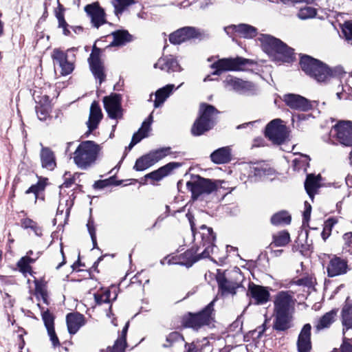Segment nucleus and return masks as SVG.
Returning a JSON list of instances; mask_svg holds the SVG:
<instances>
[{
    "mask_svg": "<svg viewBox=\"0 0 352 352\" xmlns=\"http://www.w3.org/2000/svg\"><path fill=\"white\" fill-rule=\"evenodd\" d=\"M170 154H171L170 147L161 148L148 153L154 164Z\"/></svg>",
    "mask_w": 352,
    "mask_h": 352,
    "instance_id": "44",
    "label": "nucleus"
},
{
    "mask_svg": "<svg viewBox=\"0 0 352 352\" xmlns=\"http://www.w3.org/2000/svg\"><path fill=\"white\" fill-rule=\"evenodd\" d=\"M153 122V116L151 114L148 118L144 120L141 128L138 131L133 134L131 143L128 146V149L131 150L136 144L140 142L143 138L148 136V133L151 130V125Z\"/></svg>",
    "mask_w": 352,
    "mask_h": 352,
    "instance_id": "29",
    "label": "nucleus"
},
{
    "mask_svg": "<svg viewBox=\"0 0 352 352\" xmlns=\"http://www.w3.org/2000/svg\"><path fill=\"white\" fill-rule=\"evenodd\" d=\"M305 210L303 213V217H304V220H305L306 221H308L310 218L311 206L307 201H305Z\"/></svg>",
    "mask_w": 352,
    "mask_h": 352,
    "instance_id": "62",
    "label": "nucleus"
},
{
    "mask_svg": "<svg viewBox=\"0 0 352 352\" xmlns=\"http://www.w3.org/2000/svg\"><path fill=\"white\" fill-rule=\"evenodd\" d=\"M254 65L256 63L252 60L236 57L219 59L212 63L211 67L215 69L213 75H220L226 71L248 70Z\"/></svg>",
    "mask_w": 352,
    "mask_h": 352,
    "instance_id": "5",
    "label": "nucleus"
},
{
    "mask_svg": "<svg viewBox=\"0 0 352 352\" xmlns=\"http://www.w3.org/2000/svg\"><path fill=\"white\" fill-rule=\"evenodd\" d=\"M102 118V113L101 109L98 103L94 101L91 105L89 117L88 121L87 122V125L89 129L87 133L89 134L92 131L96 129L98 127Z\"/></svg>",
    "mask_w": 352,
    "mask_h": 352,
    "instance_id": "24",
    "label": "nucleus"
},
{
    "mask_svg": "<svg viewBox=\"0 0 352 352\" xmlns=\"http://www.w3.org/2000/svg\"><path fill=\"white\" fill-rule=\"evenodd\" d=\"M210 157L216 164H224L230 161L231 158L230 148L228 146L220 148L214 151Z\"/></svg>",
    "mask_w": 352,
    "mask_h": 352,
    "instance_id": "37",
    "label": "nucleus"
},
{
    "mask_svg": "<svg viewBox=\"0 0 352 352\" xmlns=\"http://www.w3.org/2000/svg\"><path fill=\"white\" fill-rule=\"evenodd\" d=\"M340 320L342 327V333L352 330V302L347 298L343 305L340 314Z\"/></svg>",
    "mask_w": 352,
    "mask_h": 352,
    "instance_id": "22",
    "label": "nucleus"
},
{
    "mask_svg": "<svg viewBox=\"0 0 352 352\" xmlns=\"http://www.w3.org/2000/svg\"><path fill=\"white\" fill-rule=\"evenodd\" d=\"M155 68H159L168 73L182 71V67L178 61L172 55L163 56L154 65Z\"/></svg>",
    "mask_w": 352,
    "mask_h": 352,
    "instance_id": "23",
    "label": "nucleus"
},
{
    "mask_svg": "<svg viewBox=\"0 0 352 352\" xmlns=\"http://www.w3.org/2000/svg\"><path fill=\"white\" fill-rule=\"evenodd\" d=\"M40 157L41 166L43 168L52 170L56 166V158L54 152L47 147H42Z\"/></svg>",
    "mask_w": 352,
    "mask_h": 352,
    "instance_id": "33",
    "label": "nucleus"
},
{
    "mask_svg": "<svg viewBox=\"0 0 352 352\" xmlns=\"http://www.w3.org/2000/svg\"><path fill=\"white\" fill-rule=\"evenodd\" d=\"M48 336L52 343V345L56 347L60 345L59 340L55 333L54 328L47 329Z\"/></svg>",
    "mask_w": 352,
    "mask_h": 352,
    "instance_id": "57",
    "label": "nucleus"
},
{
    "mask_svg": "<svg viewBox=\"0 0 352 352\" xmlns=\"http://www.w3.org/2000/svg\"><path fill=\"white\" fill-rule=\"evenodd\" d=\"M52 105L49 96L46 95L41 96L36 106V112L38 119L46 120L50 117Z\"/></svg>",
    "mask_w": 352,
    "mask_h": 352,
    "instance_id": "32",
    "label": "nucleus"
},
{
    "mask_svg": "<svg viewBox=\"0 0 352 352\" xmlns=\"http://www.w3.org/2000/svg\"><path fill=\"white\" fill-rule=\"evenodd\" d=\"M60 201H62V199ZM65 205H63V204L61 201H60L59 206L57 209V214H63L65 210L66 216H68L72 207V201L69 200H65Z\"/></svg>",
    "mask_w": 352,
    "mask_h": 352,
    "instance_id": "55",
    "label": "nucleus"
},
{
    "mask_svg": "<svg viewBox=\"0 0 352 352\" xmlns=\"http://www.w3.org/2000/svg\"><path fill=\"white\" fill-rule=\"evenodd\" d=\"M265 135L274 143L280 144L287 138V128L280 119L273 120L266 126Z\"/></svg>",
    "mask_w": 352,
    "mask_h": 352,
    "instance_id": "10",
    "label": "nucleus"
},
{
    "mask_svg": "<svg viewBox=\"0 0 352 352\" xmlns=\"http://www.w3.org/2000/svg\"><path fill=\"white\" fill-rule=\"evenodd\" d=\"M331 133L336 136L340 144L352 146V122L351 121H340L332 128Z\"/></svg>",
    "mask_w": 352,
    "mask_h": 352,
    "instance_id": "9",
    "label": "nucleus"
},
{
    "mask_svg": "<svg viewBox=\"0 0 352 352\" xmlns=\"http://www.w3.org/2000/svg\"><path fill=\"white\" fill-rule=\"evenodd\" d=\"M135 3V0H112V5L116 15L122 13L124 9Z\"/></svg>",
    "mask_w": 352,
    "mask_h": 352,
    "instance_id": "46",
    "label": "nucleus"
},
{
    "mask_svg": "<svg viewBox=\"0 0 352 352\" xmlns=\"http://www.w3.org/2000/svg\"><path fill=\"white\" fill-rule=\"evenodd\" d=\"M300 64L302 69L318 82H325L341 72L340 68L331 69L322 62L307 55L301 56Z\"/></svg>",
    "mask_w": 352,
    "mask_h": 352,
    "instance_id": "2",
    "label": "nucleus"
},
{
    "mask_svg": "<svg viewBox=\"0 0 352 352\" xmlns=\"http://www.w3.org/2000/svg\"><path fill=\"white\" fill-rule=\"evenodd\" d=\"M200 32L194 27H184L169 35V41L173 44H180L190 39L197 38Z\"/></svg>",
    "mask_w": 352,
    "mask_h": 352,
    "instance_id": "16",
    "label": "nucleus"
},
{
    "mask_svg": "<svg viewBox=\"0 0 352 352\" xmlns=\"http://www.w3.org/2000/svg\"><path fill=\"white\" fill-rule=\"evenodd\" d=\"M174 85L170 84L158 89L155 93V100L154 101V107L155 108L161 106L167 98L171 94L174 89Z\"/></svg>",
    "mask_w": 352,
    "mask_h": 352,
    "instance_id": "38",
    "label": "nucleus"
},
{
    "mask_svg": "<svg viewBox=\"0 0 352 352\" xmlns=\"http://www.w3.org/2000/svg\"><path fill=\"white\" fill-rule=\"evenodd\" d=\"M182 336L178 332H172L166 338L168 342H172L179 340Z\"/></svg>",
    "mask_w": 352,
    "mask_h": 352,
    "instance_id": "63",
    "label": "nucleus"
},
{
    "mask_svg": "<svg viewBox=\"0 0 352 352\" xmlns=\"http://www.w3.org/2000/svg\"><path fill=\"white\" fill-rule=\"evenodd\" d=\"M100 147L93 141L82 142L74 153V161L81 169H87L97 160Z\"/></svg>",
    "mask_w": 352,
    "mask_h": 352,
    "instance_id": "3",
    "label": "nucleus"
},
{
    "mask_svg": "<svg viewBox=\"0 0 352 352\" xmlns=\"http://www.w3.org/2000/svg\"><path fill=\"white\" fill-rule=\"evenodd\" d=\"M342 31L345 39L352 44V21L345 22L342 27Z\"/></svg>",
    "mask_w": 352,
    "mask_h": 352,
    "instance_id": "51",
    "label": "nucleus"
},
{
    "mask_svg": "<svg viewBox=\"0 0 352 352\" xmlns=\"http://www.w3.org/2000/svg\"><path fill=\"white\" fill-rule=\"evenodd\" d=\"M85 10L91 19L94 27L98 28L106 23L105 13L98 3H95L85 6Z\"/></svg>",
    "mask_w": 352,
    "mask_h": 352,
    "instance_id": "19",
    "label": "nucleus"
},
{
    "mask_svg": "<svg viewBox=\"0 0 352 352\" xmlns=\"http://www.w3.org/2000/svg\"><path fill=\"white\" fill-rule=\"evenodd\" d=\"M332 224L329 221L326 222L324 228L322 232V237L325 241L330 235L331 232Z\"/></svg>",
    "mask_w": 352,
    "mask_h": 352,
    "instance_id": "59",
    "label": "nucleus"
},
{
    "mask_svg": "<svg viewBox=\"0 0 352 352\" xmlns=\"http://www.w3.org/2000/svg\"><path fill=\"white\" fill-rule=\"evenodd\" d=\"M199 234L201 235L203 241V245L206 246V248L210 246L213 250L214 248L213 243L216 236L212 231V229L208 228L205 225H203L200 227Z\"/></svg>",
    "mask_w": 352,
    "mask_h": 352,
    "instance_id": "39",
    "label": "nucleus"
},
{
    "mask_svg": "<svg viewBox=\"0 0 352 352\" xmlns=\"http://www.w3.org/2000/svg\"><path fill=\"white\" fill-rule=\"evenodd\" d=\"M225 31L228 34L236 33L239 36L245 38H252L257 34L256 29L250 25L241 23L239 25H232L225 28Z\"/></svg>",
    "mask_w": 352,
    "mask_h": 352,
    "instance_id": "21",
    "label": "nucleus"
},
{
    "mask_svg": "<svg viewBox=\"0 0 352 352\" xmlns=\"http://www.w3.org/2000/svg\"><path fill=\"white\" fill-rule=\"evenodd\" d=\"M112 183V178H109L108 179H104V180H100L96 182L94 184V186L96 188H104V187H107L109 185H111Z\"/></svg>",
    "mask_w": 352,
    "mask_h": 352,
    "instance_id": "60",
    "label": "nucleus"
},
{
    "mask_svg": "<svg viewBox=\"0 0 352 352\" xmlns=\"http://www.w3.org/2000/svg\"><path fill=\"white\" fill-rule=\"evenodd\" d=\"M348 339L344 338L343 344L341 347L342 352H352V345L347 343Z\"/></svg>",
    "mask_w": 352,
    "mask_h": 352,
    "instance_id": "64",
    "label": "nucleus"
},
{
    "mask_svg": "<svg viewBox=\"0 0 352 352\" xmlns=\"http://www.w3.org/2000/svg\"><path fill=\"white\" fill-rule=\"evenodd\" d=\"M153 122V116L151 114L148 118L144 120L141 128L138 131L133 134L131 143L128 146V149L131 150L136 144L140 142L143 138L148 136V133L151 130V125Z\"/></svg>",
    "mask_w": 352,
    "mask_h": 352,
    "instance_id": "28",
    "label": "nucleus"
},
{
    "mask_svg": "<svg viewBox=\"0 0 352 352\" xmlns=\"http://www.w3.org/2000/svg\"><path fill=\"white\" fill-rule=\"evenodd\" d=\"M290 241V235L287 231H280L273 235L272 245L276 247L285 246Z\"/></svg>",
    "mask_w": 352,
    "mask_h": 352,
    "instance_id": "42",
    "label": "nucleus"
},
{
    "mask_svg": "<svg viewBox=\"0 0 352 352\" xmlns=\"http://www.w3.org/2000/svg\"><path fill=\"white\" fill-rule=\"evenodd\" d=\"M320 175L315 176L312 174H309L307 176L305 182V188L311 199H314V194L320 186Z\"/></svg>",
    "mask_w": 352,
    "mask_h": 352,
    "instance_id": "35",
    "label": "nucleus"
},
{
    "mask_svg": "<svg viewBox=\"0 0 352 352\" xmlns=\"http://www.w3.org/2000/svg\"><path fill=\"white\" fill-rule=\"evenodd\" d=\"M213 307L214 301H212L200 312L189 314L184 320V325L197 330L202 326L210 324L214 319Z\"/></svg>",
    "mask_w": 352,
    "mask_h": 352,
    "instance_id": "7",
    "label": "nucleus"
},
{
    "mask_svg": "<svg viewBox=\"0 0 352 352\" xmlns=\"http://www.w3.org/2000/svg\"><path fill=\"white\" fill-rule=\"evenodd\" d=\"M110 291L107 289L102 291V292L96 293L94 294V299L98 305H101L102 303L109 302L110 300Z\"/></svg>",
    "mask_w": 352,
    "mask_h": 352,
    "instance_id": "50",
    "label": "nucleus"
},
{
    "mask_svg": "<svg viewBox=\"0 0 352 352\" xmlns=\"http://www.w3.org/2000/svg\"><path fill=\"white\" fill-rule=\"evenodd\" d=\"M291 216L286 211H281L274 214L271 218V223L273 225L289 224Z\"/></svg>",
    "mask_w": 352,
    "mask_h": 352,
    "instance_id": "45",
    "label": "nucleus"
},
{
    "mask_svg": "<svg viewBox=\"0 0 352 352\" xmlns=\"http://www.w3.org/2000/svg\"><path fill=\"white\" fill-rule=\"evenodd\" d=\"M198 249L195 250L191 248L188 250L183 254H182V258L183 261L179 262L171 261V259L168 260V264H180L186 267H190L193 263L197 262L201 258H208L210 254L212 252V248L210 246L205 248L204 250L201 254H197Z\"/></svg>",
    "mask_w": 352,
    "mask_h": 352,
    "instance_id": "11",
    "label": "nucleus"
},
{
    "mask_svg": "<svg viewBox=\"0 0 352 352\" xmlns=\"http://www.w3.org/2000/svg\"><path fill=\"white\" fill-rule=\"evenodd\" d=\"M338 309H333L324 314L318 321L316 324L317 331H320L324 329L329 328L331 324L335 321L337 316Z\"/></svg>",
    "mask_w": 352,
    "mask_h": 352,
    "instance_id": "36",
    "label": "nucleus"
},
{
    "mask_svg": "<svg viewBox=\"0 0 352 352\" xmlns=\"http://www.w3.org/2000/svg\"><path fill=\"white\" fill-rule=\"evenodd\" d=\"M35 285V293L37 296H41L43 301H47V290L45 283L42 280H38L36 278L34 280Z\"/></svg>",
    "mask_w": 352,
    "mask_h": 352,
    "instance_id": "47",
    "label": "nucleus"
},
{
    "mask_svg": "<svg viewBox=\"0 0 352 352\" xmlns=\"http://www.w3.org/2000/svg\"><path fill=\"white\" fill-rule=\"evenodd\" d=\"M241 170L248 172V177H262L268 175L271 171L270 169L264 167V164L261 163H244L241 165Z\"/></svg>",
    "mask_w": 352,
    "mask_h": 352,
    "instance_id": "31",
    "label": "nucleus"
},
{
    "mask_svg": "<svg viewBox=\"0 0 352 352\" xmlns=\"http://www.w3.org/2000/svg\"><path fill=\"white\" fill-rule=\"evenodd\" d=\"M129 325V322H128L126 323L125 326L124 327V328L122 331V334H121L120 337L116 340L114 344L120 346H122L124 348L126 347V333L128 331Z\"/></svg>",
    "mask_w": 352,
    "mask_h": 352,
    "instance_id": "53",
    "label": "nucleus"
},
{
    "mask_svg": "<svg viewBox=\"0 0 352 352\" xmlns=\"http://www.w3.org/2000/svg\"><path fill=\"white\" fill-rule=\"evenodd\" d=\"M76 50L75 47L68 49L66 52L59 49H54L53 50L52 57L54 62L60 67L63 76L69 75L74 69V63L76 60L74 52Z\"/></svg>",
    "mask_w": 352,
    "mask_h": 352,
    "instance_id": "8",
    "label": "nucleus"
},
{
    "mask_svg": "<svg viewBox=\"0 0 352 352\" xmlns=\"http://www.w3.org/2000/svg\"><path fill=\"white\" fill-rule=\"evenodd\" d=\"M284 101L291 109L300 111H307L313 109L316 101H310L300 95L289 94L284 96Z\"/></svg>",
    "mask_w": 352,
    "mask_h": 352,
    "instance_id": "12",
    "label": "nucleus"
},
{
    "mask_svg": "<svg viewBox=\"0 0 352 352\" xmlns=\"http://www.w3.org/2000/svg\"><path fill=\"white\" fill-rule=\"evenodd\" d=\"M199 113V117L196 120L191 129L192 134L195 136L201 135L212 128L219 111L210 104H201Z\"/></svg>",
    "mask_w": 352,
    "mask_h": 352,
    "instance_id": "4",
    "label": "nucleus"
},
{
    "mask_svg": "<svg viewBox=\"0 0 352 352\" xmlns=\"http://www.w3.org/2000/svg\"><path fill=\"white\" fill-rule=\"evenodd\" d=\"M344 247L347 251H352V232H347L343 235Z\"/></svg>",
    "mask_w": 352,
    "mask_h": 352,
    "instance_id": "56",
    "label": "nucleus"
},
{
    "mask_svg": "<svg viewBox=\"0 0 352 352\" xmlns=\"http://www.w3.org/2000/svg\"><path fill=\"white\" fill-rule=\"evenodd\" d=\"M316 14V9L311 8V7H305L302 8H300L298 13V16L301 19H307L309 18H313Z\"/></svg>",
    "mask_w": 352,
    "mask_h": 352,
    "instance_id": "48",
    "label": "nucleus"
},
{
    "mask_svg": "<svg viewBox=\"0 0 352 352\" xmlns=\"http://www.w3.org/2000/svg\"><path fill=\"white\" fill-rule=\"evenodd\" d=\"M349 270L348 261L335 255L330 258L327 266V276L331 278L344 275Z\"/></svg>",
    "mask_w": 352,
    "mask_h": 352,
    "instance_id": "15",
    "label": "nucleus"
},
{
    "mask_svg": "<svg viewBox=\"0 0 352 352\" xmlns=\"http://www.w3.org/2000/svg\"><path fill=\"white\" fill-rule=\"evenodd\" d=\"M179 165L175 162H170L164 166L153 171L146 175V178H151L155 181L162 179L165 176L168 175L174 168L178 167Z\"/></svg>",
    "mask_w": 352,
    "mask_h": 352,
    "instance_id": "34",
    "label": "nucleus"
},
{
    "mask_svg": "<svg viewBox=\"0 0 352 352\" xmlns=\"http://www.w3.org/2000/svg\"><path fill=\"white\" fill-rule=\"evenodd\" d=\"M153 165H154V164L153 163L152 160L148 153L140 157L136 160L133 168L137 171H142L148 168Z\"/></svg>",
    "mask_w": 352,
    "mask_h": 352,
    "instance_id": "43",
    "label": "nucleus"
},
{
    "mask_svg": "<svg viewBox=\"0 0 352 352\" xmlns=\"http://www.w3.org/2000/svg\"><path fill=\"white\" fill-rule=\"evenodd\" d=\"M263 50L276 60L290 63L295 59L294 50L285 43L269 34L258 37Z\"/></svg>",
    "mask_w": 352,
    "mask_h": 352,
    "instance_id": "1",
    "label": "nucleus"
},
{
    "mask_svg": "<svg viewBox=\"0 0 352 352\" xmlns=\"http://www.w3.org/2000/svg\"><path fill=\"white\" fill-rule=\"evenodd\" d=\"M56 16L58 21V28L63 29V32L65 36L70 34V31L68 30V24L65 21L64 14L62 11L56 12Z\"/></svg>",
    "mask_w": 352,
    "mask_h": 352,
    "instance_id": "49",
    "label": "nucleus"
},
{
    "mask_svg": "<svg viewBox=\"0 0 352 352\" xmlns=\"http://www.w3.org/2000/svg\"><path fill=\"white\" fill-rule=\"evenodd\" d=\"M242 279L243 277L241 273L235 271L229 277L219 278V287L223 294H234L236 289L240 287Z\"/></svg>",
    "mask_w": 352,
    "mask_h": 352,
    "instance_id": "13",
    "label": "nucleus"
},
{
    "mask_svg": "<svg viewBox=\"0 0 352 352\" xmlns=\"http://www.w3.org/2000/svg\"><path fill=\"white\" fill-rule=\"evenodd\" d=\"M38 256L35 258H30L28 256H25L22 257L18 262H17V267L19 270V271L24 275L26 276V274H32V267L30 266L31 263H33Z\"/></svg>",
    "mask_w": 352,
    "mask_h": 352,
    "instance_id": "41",
    "label": "nucleus"
},
{
    "mask_svg": "<svg viewBox=\"0 0 352 352\" xmlns=\"http://www.w3.org/2000/svg\"><path fill=\"white\" fill-rule=\"evenodd\" d=\"M113 40L111 43V46H121L131 41V36L126 30H119L112 33Z\"/></svg>",
    "mask_w": 352,
    "mask_h": 352,
    "instance_id": "40",
    "label": "nucleus"
},
{
    "mask_svg": "<svg viewBox=\"0 0 352 352\" xmlns=\"http://www.w3.org/2000/svg\"><path fill=\"white\" fill-rule=\"evenodd\" d=\"M222 183L223 182L220 180L212 181L197 176L193 181L188 182L186 186L192 193V199H197L202 195L217 191Z\"/></svg>",
    "mask_w": 352,
    "mask_h": 352,
    "instance_id": "6",
    "label": "nucleus"
},
{
    "mask_svg": "<svg viewBox=\"0 0 352 352\" xmlns=\"http://www.w3.org/2000/svg\"><path fill=\"white\" fill-rule=\"evenodd\" d=\"M87 227L89 231V233L91 236L94 247L95 248L96 245V228L94 225V221L91 218H89L87 223Z\"/></svg>",
    "mask_w": 352,
    "mask_h": 352,
    "instance_id": "54",
    "label": "nucleus"
},
{
    "mask_svg": "<svg viewBox=\"0 0 352 352\" xmlns=\"http://www.w3.org/2000/svg\"><path fill=\"white\" fill-rule=\"evenodd\" d=\"M88 61L92 74L96 79L99 80V83L101 84L105 79V74L104 66L100 58V49L96 47H94Z\"/></svg>",
    "mask_w": 352,
    "mask_h": 352,
    "instance_id": "18",
    "label": "nucleus"
},
{
    "mask_svg": "<svg viewBox=\"0 0 352 352\" xmlns=\"http://www.w3.org/2000/svg\"><path fill=\"white\" fill-rule=\"evenodd\" d=\"M311 329L309 324L302 327L298 339L297 346L299 352H309L311 348Z\"/></svg>",
    "mask_w": 352,
    "mask_h": 352,
    "instance_id": "25",
    "label": "nucleus"
},
{
    "mask_svg": "<svg viewBox=\"0 0 352 352\" xmlns=\"http://www.w3.org/2000/svg\"><path fill=\"white\" fill-rule=\"evenodd\" d=\"M66 321L68 331L71 334H75L85 324L84 316L79 313L67 314Z\"/></svg>",
    "mask_w": 352,
    "mask_h": 352,
    "instance_id": "30",
    "label": "nucleus"
},
{
    "mask_svg": "<svg viewBox=\"0 0 352 352\" xmlns=\"http://www.w3.org/2000/svg\"><path fill=\"white\" fill-rule=\"evenodd\" d=\"M43 189H44V185L41 183H38L37 184L32 185L31 187H30L26 190V193L29 194L30 192H33L35 194L36 198L39 191L43 190Z\"/></svg>",
    "mask_w": 352,
    "mask_h": 352,
    "instance_id": "58",
    "label": "nucleus"
},
{
    "mask_svg": "<svg viewBox=\"0 0 352 352\" xmlns=\"http://www.w3.org/2000/svg\"><path fill=\"white\" fill-rule=\"evenodd\" d=\"M295 301L291 292H280L274 300V312L293 313Z\"/></svg>",
    "mask_w": 352,
    "mask_h": 352,
    "instance_id": "14",
    "label": "nucleus"
},
{
    "mask_svg": "<svg viewBox=\"0 0 352 352\" xmlns=\"http://www.w3.org/2000/svg\"><path fill=\"white\" fill-rule=\"evenodd\" d=\"M103 102L109 118L118 119L122 116L121 96L119 94H113L104 97Z\"/></svg>",
    "mask_w": 352,
    "mask_h": 352,
    "instance_id": "17",
    "label": "nucleus"
},
{
    "mask_svg": "<svg viewBox=\"0 0 352 352\" xmlns=\"http://www.w3.org/2000/svg\"><path fill=\"white\" fill-rule=\"evenodd\" d=\"M274 329L277 331H285L292 326V312H274Z\"/></svg>",
    "mask_w": 352,
    "mask_h": 352,
    "instance_id": "26",
    "label": "nucleus"
},
{
    "mask_svg": "<svg viewBox=\"0 0 352 352\" xmlns=\"http://www.w3.org/2000/svg\"><path fill=\"white\" fill-rule=\"evenodd\" d=\"M42 318L47 329L54 328V317L48 311L42 313Z\"/></svg>",
    "mask_w": 352,
    "mask_h": 352,
    "instance_id": "52",
    "label": "nucleus"
},
{
    "mask_svg": "<svg viewBox=\"0 0 352 352\" xmlns=\"http://www.w3.org/2000/svg\"><path fill=\"white\" fill-rule=\"evenodd\" d=\"M226 83L234 91L243 94H249L253 93L256 89L254 85L249 81H244L241 79L229 76L226 80Z\"/></svg>",
    "mask_w": 352,
    "mask_h": 352,
    "instance_id": "20",
    "label": "nucleus"
},
{
    "mask_svg": "<svg viewBox=\"0 0 352 352\" xmlns=\"http://www.w3.org/2000/svg\"><path fill=\"white\" fill-rule=\"evenodd\" d=\"M35 224L36 223L29 218H25L21 220V226L25 229L32 228L34 226Z\"/></svg>",
    "mask_w": 352,
    "mask_h": 352,
    "instance_id": "61",
    "label": "nucleus"
},
{
    "mask_svg": "<svg viewBox=\"0 0 352 352\" xmlns=\"http://www.w3.org/2000/svg\"><path fill=\"white\" fill-rule=\"evenodd\" d=\"M249 292L258 305L265 304L269 300L270 293L264 287L250 284Z\"/></svg>",
    "mask_w": 352,
    "mask_h": 352,
    "instance_id": "27",
    "label": "nucleus"
}]
</instances>
